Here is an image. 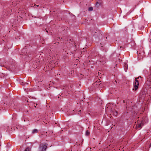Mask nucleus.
Instances as JSON below:
<instances>
[{
	"label": "nucleus",
	"mask_w": 151,
	"mask_h": 151,
	"mask_svg": "<svg viewBox=\"0 0 151 151\" xmlns=\"http://www.w3.org/2000/svg\"><path fill=\"white\" fill-rule=\"evenodd\" d=\"M116 106L113 104L109 103L106 105L105 111L106 112H109L113 113H118V112L115 109Z\"/></svg>",
	"instance_id": "obj_1"
},
{
	"label": "nucleus",
	"mask_w": 151,
	"mask_h": 151,
	"mask_svg": "<svg viewBox=\"0 0 151 151\" xmlns=\"http://www.w3.org/2000/svg\"><path fill=\"white\" fill-rule=\"evenodd\" d=\"M147 120L148 119L147 117H143L141 121V123L138 124L137 125V127L139 128L141 127V126L143 125V124H144L145 123H146L147 122Z\"/></svg>",
	"instance_id": "obj_2"
},
{
	"label": "nucleus",
	"mask_w": 151,
	"mask_h": 151,
	"mask_svg": "<svg viewBox=\"0 0 151 151\" xmlns=\"http://www.w3.org/2000/svg\"><path fill=\"white\" fill-rule=\"evenodd\" d=\"M139 78H141V77L140 76L139 77H138L137 78H135L134 83V88H133V90H134V89L136 90L138 89V86L139 85V83L138 80H137V79Z\"/></svg>",
	"instance_id": "obj_3"
},
{
	"label": "nucleus",
	"mask_w": 151,
	"mask_h": 151,
	"mask_svg": "<svg viewBox=\"0 0 151 151\" xmlns=\"http://www.w3.org/2000/svg\"><path fill=\"white\" fill-rule=\"evenodd\" d=\"M101 32L99 30L97 29L95 30L94 32L93 36L95 37L96 38L99 37L101 34Z\"/></svg>",
	"instance_id": "obj_4"
},
{
	"label": "nucleus",
	"mask_w": 151,
	"mask_h": 151,
	"mask_svg": "<svg viewBox=\"0 0 151 151\" xmlns=\"http://www.w3.org/2000/svg\"><path fill=\"white\" fill-rule=\"evenodd\" d=\"M39 148L40 150L45 151L47 148V146L45 145H43L42 146L40 147Z\"/></svg>",
	"instance_id": "obj_5"
},
{
	"label": "nucleus",
	"mask_w": 151,
	"mask_h": 151,
	"mask_svg": "<svg viewBox=\"0 0 151 151\" xmlns=\"http://www.w3.org/2000/svg\"><path fill=\"white\" fill-rule=\"evenodd\" d=\"M4 104H5V103L0 104V113L3 112L2 110H4V109H3V108L2 107L4 106Z\"/></svg>",
	"instance_id": "obj_6"
},
{
	"label": "nucleus",
	"mask_w": 151,
	"mask_h": 151,
	"mask_svg": "<svg viewBox=\"0 0 151 151\" xmlns=\"http://www.w3.org/2000/svg\"><path fill=\"white\" fill-rule=\"evenodd\" d=\"M38 132V130L37 129H35L33 130L32 132V134H34L35 133H37Z\"/></svg>",
	"instance_id": "obj_7"
},
{
	"label": "nucleus",
	"mask_w": 151,
	"mask_h": 151,
	"mask_svg": "<svg viewBox=\"0 0 151 151\" xmlns=\"http://www.w3.org/2000/svg\"><path fill=\"white\" fill-rule=\"evenodd\" d=\"M20 84H21V85H22V86L24 85H25L26 84H27V83H25V82H20Z\"/></svg>",
	"instance_id": "obj_8"
},
{
	"label": "nucleus",
	"mask_w": 151,
	"mask_h": 151,
	"mask_svg": "<svg viewBox=\"0 0 151 151\" xmlns=\"http://www.w3.org/2000/svg\"><path fill=\"white\" fill-rule=\"evenodd\" d=\"M93 10V8L92 7H89L88 10L89 11H92Z\"/></svg>",
	"instance_id": "obj_9"
},
{
	"label": "nucleus",
	"mask_w": 151,
	"mask_h": 151,
	"mask_svg": "<svg viewBox=\"0 0 151 151\" xmlns=\"http://www.w3.org/2000/svg\"><path fill=\"white\" fill-rule=\"evenodd\" d=\"M90 134V132L88 130H87L86 132V135L88 136V135Z\"/></svg>",
	"instance_id": "obj_10"
},
{
	"label": "nucleus",
	"mask_w": 151,
	"mask_h": 151,
	"mask_svg": "<svg viewBox=\"0 0 151 151\" xmlns=\"http://www.w3.org/2000/svg\"><path fill=\"white\" fill-rule=\"evenodd\" d=\"M24 151H30L29 147H27L25 150Z\"/></svg>",
	"instance_id": "obj_11"
},
{
	"label": "nucleus",
	"mask_w": 151,
	"mask_h": 151,
	"mask_svg": "<svg viewBox=\"0 0 151 151\" xmlns=\"http://www.w3.org/2000/svg\"><path fill=\"white\" fill-rule=\"evenodd\" d=\"M34 104V106L35 107H36V106H37V107H38V106L39 105H38V104Z\"/></svg>",
	"instance_id": "obj_12"
},
{
	"label": "nucleus",
	"mask_w": 151,
	"mask_h": 151,
	"mask_svg": "<svg viewBox=\"0 0 151 151\" xmlns=\"http://www.w3.org/2000/svg\"><path fill=\"white\" fill-rule=\"evenodd\" d=\"M78 144H79V145H80V144H79V143H78V142H77L76 143V145H78Z\"/></svg>",
	"instance_id": "obj_13"
},
{
	"label": "nucleus",
	"mask_w": 151,
	"mask_h": 151,
	"mask_svg": "<svg viewBox=\"0 0 151 151\" xmlns=\"http://www.w3.org/2000/svg\"><path fill=\"white\" fill-rule=\"evenodd\" d=\"M34 6H39V5H37L36 4H35L34 5Z\"/></svg>",
	"instance_id": "obj_14"
},
{
	"label": "nucleus",
	"mask_w": 151,
	"mask_h": 151,
	"mask_svg": "<svg viewBox=\"0 0 151 151\" xmlns=\"http://www.w3.org/2000/svg\"><path fill=\"white\" fill-rule=\"evenodd\" d=\"M39 151H43V150H40V148L39 149Z\"/></svg>",
	"instance_id": "obj_15"
},
{
	"label": "nucleus",
	"mask_w": 151,
	"mask_h": 151,
	"mask_svg": "<svg viewBox=\"0 0 151 151\" xmlns=\"http://www.w3.org/2000/svg\"><path fill=\"white\" fill-rule=\"evenodd\" d=\"M46 32H48V31L46 29Z\"/></svg>",
	"instance_id": "obj_16"
},
{
	"label": "nucleus",
	"mask_w": 151,
	"mask_h": 151,
	"mask_svg": "<svg viewBox=\"0 0 151 151\" xmlns=\"http://www.w3.org/2000/svg\"><path fill=\"white\" fill-rule=\"evenodd\" d=\"M24 122H25V119H24Z\"/></svg>",
	"instance_id": "obj_17"
},
{
	"label": "nucleus",
	"mask_w": 151,
	"mask_h": 151,
	"mask_svg": "<svg viewBox=\"0 0 151 151\" xmlns=\"http://www.w3.org/2000/svg\"><path fill=\"white\" fill-rule=\"evenodd\" d=\"M99 74H100V73H99V72H98V75H99Z\"/></svg>",
	"instance_id": "obj_18"
},
{
	"label": "nucleus",
	"mask_w": 151,
	"mask_h": 151,
	"mask_svg": "<svg viewBox=\"0 0 151 151\" xmlns=\"http://www.w3.org/2000/svg\"><path fill=\"white\" fill-rule=\"evenodd\" d=\"M99 74H100V73H99V72H98V75H99Z\"/></svg>",
	"instance_id": "obj_19"
},
{
	"label": "nucleus",
	"mask_w": 151,
	"mask_h": 151,
	"mask_svg": "<svg viewBox=\"0 0 151 151\" xmlns=\"http://www.w3.org/2000/svg\"><path fill=\"white\" fill-rule=\"evenodd\" d=\"M86 46H87V45H86ZM85 48H86V47H85Z\"/></svg>",
	"instance_id": "obj_20"
},
{
	"label": "nucleus",
	"mask_w": 151,
	"mask_h": 151,
	"mask_svg": "<svg viewBox=\"0 0 151 151\" xmlns=\"http://www.w3.org/2000/svg\"><path fill=\"white\" fill-rule=\"evenodd\" d=\"M124 101H124H124H123V102H124Z\"/></svg>",
	"instance_id": "obj_21"
},
{
	"label": "nucleus",
	"mask_w": 151,
	"mask_h": 151,
	"mask_svg": "<svg viewBox=\"0 0 151 151\" xmlns=\"http://www.w3.org/2000/svg\"><path fill=\"white\" fill-rule=\"evenodd\" d=\"M81 111V110H80L79 111H79Z\"/></svg>",
	"instance_id": "obj_22"
},
{
	"label": "nucleus",
	"mask_w": 151,
	"mask_h": 151,
	"mask_svg": "<svg viewBox=\"0 0 151 151\" xmlns=\"http://www.w3.org/2000/svg\"><path fill=\"white\" fill-rule=\"evenodd\" d=\"M150 146H151V143L150 144Z\"/></svg>",
	"instance_id": "obj_23"
},
{
	"label": "nucleus",
	"mask_w": 151,
	"mask_h": 151,
	"mask_svg": "<svg viewBox=\"0 0 151 151\" xmlns=\"http://www.w3.org/2000/svg\"><path fill=\"white\" fill-rule=\"evenodd\" d=\"M55 124H57V123H55Z\"/></svg>",
	"instance_id": "obj_24"
}]
</instances>
